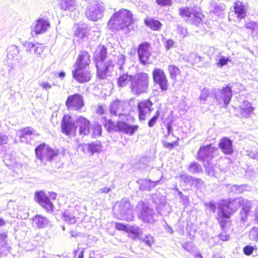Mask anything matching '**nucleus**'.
Masks as SVG:
<instances>
[{"mask_svg": "<svg viewBox=\"0 0 258 258\" xmlns=\"http://www.w3.org/2000/svg\"><path fill=\"white\" fill-rule=\"evenodd\" d=\"M241 206L242 207L240 212L241 217L244 221L251 207V202L250 201L242 198L230 199L227 201H224L220 204L218 213V220L223 229L226 224L229 223V219L230 215Z\"/></svg>", "mask_w": 258, "mask_h": 258, "instance_id": "obj_1", "label": "nucleus"}, {"mask_svg": "<svg viewBox=\"0 0 258 258\" xmlns=\"http://www.w3.org/2000/svg\"><path fill=\"white\" fill-rule=\"evenodd\" d=\"M107 49L104 46H99L94 53V59L97 69V75L100 79H106L111 76L114 69V63L109 58L107 61L105 59L107 56Z\"/></svg>", "mask_w": 258, "mask_h": 258, "instance_id": "obj_2", "label": "nucleus"}, {"mask_svg": "<svg viewBox=\"0 0 258 258\" xmlns=\"http://www.w3.org/2000/svg\"><path fill=\"white\" fill-rule=\"evenodd\" d=\"M133 21L131 11L122 9L114 14L108 23L110 28L121 30L127 27Z\"/></svg>", "mask_w": 258, "mask_h": 258, "instance_id": "obj_3", "label": "nucleus"}, {"mask_svg": "<svg viewBox=\"0 0 258 258\" xmlns=\"http://www.w3.org/2000/svg\"><path fill=\"white\" fill-rule=\"evenodd\" d=\"M149 77L147 74L140 73L134 75L131 83V89L136 95H140L147 91Z\"/></svg>", "mask_w": 258, "mask_h": 258, "instance_id": "obj_4", "label": "nucleus"}, {"mask_svg": "<svg viewBox=\"0 0 258 258\" xmlns=\"http://www.w3.org/2000/svg\"><path fill=\"white\" fill-rule=\"evenodd\" d=\"M137 212L138 218L146 223L153 224L158 218V214L154 210L142 201L138 203Z\"/></svg>", "mask_w": 258, "mask_h": 258, "instance_id": "obj_5", "label": "nucleus"}, {"mask_svg": "<svg viewBox=\"0 0 258 258\" xmlns=\"http://www.w3.org/2000/svg\"><path fill=\"white\" fill-rule=\"evenodd\" d=\"M179 14L186 22L197 26L201 23L204 17L200 10L197 8H181Z\"/></svg>", "mask_w": 258, "mask_h": 258, "instance_id": "obj_6", "label": "nucleus"}, {"mask_svg": "<svg viewBox=\"0 0 258 258\" xmlns=\"http://www.w3.org/2000/svg\"><path fill=\"white\" fill-rule=\"evenodd\" d=\"M117 217L127 221H132L134 220L133 206L127 199H123L119 202Z\"/></svg>", "mask_w": 258, "mask_h": 258, "instance_id": "obj_7", "label": "nucleus"}, {"mask_svg": "<svg viewBox=\"0 0 258 258\" xmlns=\"http://www.w3.org/2000/svg\"><path fill=\"white\" fill-rule=\"evenodd\" d=\"M103 11L104 8L102 4L97 1H92L88 5L85 14L88 19L96 21L102 18Z\"/></svg>", "mask_w": 258, "mask_h": 258, "instance_id": "obj_8", "label": "nucleus"}, {"mask_svg": "<svg viewBox=\"0 0 258 258\" xmlns=\"http://www.w3.org/2000/svg\"><path fill=\"white\" fill-rule=\"evenodd\" d=\"M60 7L72 19L79 17L81 8L76 0H61Z\"/></svg>", "mask_w": 258, "mask_h": 258, "instance_id": "obj_9", "label": "nucleus"}, {"mask_svg": "<svg viewBox=\"0 0 258 258\" xmlns=\"http://www.w3.org/2000/svg\"><path fill=\"white\" fill-rule=\"evenodd\" d=\"M35 153L37 158L44 163L46 161H50L57 154V152L45 144L38 146L35 149Z\"/></svg>", "mask_w": 258, "mask_h": 258, "instance_id": "obj_10", "label": "nucleus"}, {"mask_svg": "<svg viewBox=\"0 0 258 258\" xmlns=\"http://www.w3.org/2000/svg\"><path fill=\"white\" fill-rule=\"evenodd\" d=\"M232 96L231 88L226 86L222 90L214 89V100H216L219 104L228 105Z\"/></svg>", "mask_w": 258, "mask_h": 258, "instance_id": "obj_11", "label": "nucleus"}, {"mask_svg": "<svg viewBox=\"0 0 258 258\" xmlns=\"http://www.w3.org/2000/svg\"><path fill=\"white\" fill-rule=\"evenodd\" d=\"M151 44L149 42H146L139 45L137 52L140 62L142 64L146 65L151 63Z\"/></svg>", "mask_w": 258, "mask_h": 258, "instance_id": "obj_12", "label": "nucleus"}, {"mask_svg": "<svg viewBox=\"0 0 258 258\" xmlns=\"http://www.w3.org/2000/svg\"><path fill=\"white\" fill-rule=\"evenodd\" d=\"M152 76L154 82L159 86L162 91H166L168 89V81L163 70L156 68L152 72Z\"/></svg>", "mask_w": 258, "mask_h": 258, "instance_id": "obj_13", "label": "nucleus"}, {"mask_svg": "<svg viewBox=\"0 0 258 258\" xmlns=\"http://www.w3.org/2000/svg\"><path fill=\"white\" fill-rule=\"evenodd\" d=\"M50 27V24L46 18H39L36 20L31 26V32L36 35L46 33Z\"/></svg>", "mask_w": 258, "mask_h": 258, "instance_id": "obj_14", "label": "nucleus"}, {"mask_svg": "<svg viewBox=\"0 0 258 258\" xmlns=\"http://www.w3.org/2000/svg\"><path fill=\"white\" fill-rule=\"evenodd\" d=\"M255 108L252 106L250 102L244 100L238 107L234 109L236 115L240 117L248 118L253 114Z\"/></svg>", "mask_w": 258, "mask_h": 258, "instance_id": "obj_15", "label": "nucleus"}, {"mask_svg": "<svg viewBox=\"0 0 258 258\" xmlns=\"http://www.w3.org/2000/svg\"><path fill=\"white\" fill-rule=\"evenodd\" d=\"M110 123L114 127L115 131L131 136L133 135L135 132L139 129L138 125H131L124 121H118L115 124L114 122L110 121Z\"/></svg>", "mask_w": 258, "mask_h": 258, "instance_id": "obj_16", "label": "nucleus"}, {"mask_svg": "<svg viewBox=\"0 0 258 258\" xmlns=\"http://www.w3.org/2000/svg\"><path fill=\"white\" fill-rule=\"evenodd\" d=\"M66 105L69 109L79 110L84 106L83 97L79 94L71 95L68 97Z\"/></svg>", "mask_w": 258, "mask_h": 258, "instance_id": "obj_17", "label": "nucleus"}, {"mask_svg": "<svg viewBox=\"0 0 258 258\" xmlns=\"http://www.w3.org/2000/svg\"><path fill=\"white\" fill-rule=\"evenodd\" d=\"M152 102L148 99L143 100L138 104V109L139 112V117L140 120L145 121L148 117L152 110Z\"/></svg>", "mask_w": 258, "mask_h": 258, "instance_id": "obj_18", "label": "nucleus"}, {"mask_svg": "<svg viewBox=\"0 0 258 258\" xmlns=\"http://www.w3.org/2000/svg\"><path fill=\"white\" fill-rule=\"evenodd\" d=\"M77 126L75 125L74 120L69 115L63 116L61 123L62 133L69 136L76 131Z\"/></svg>", "mask_w": 258, "mask_h": 258, "instance_id": "obj_19", "label": "nucleus"}, {"mask_svg": "<svg viewBox=\"0 0 258 258\" xmlns=\"http://www.w3.org/2000/svg\"><path fill=\"white\" fill-rule=\"evenodd\" d=\"M216 150L217 149L213 147L211 144L201 147L198 153V159L202 161L206 160L209 162L213 158Z\"/></svg>", "mask_w": 258, "mask_h": 258, "instance_id": "obj_20", "label": "nucleus"}, {"mask_svg": "<svg viewBox=\"0 0 258 258\" xmlns=\"http://www.w3.org/2000/svg\"><path fill=\"white\" fill-rule=\"evenodd\" d=\"M35 196L36 201L47 212L53 211V205L44 192L42 191L36 192Z\"/></svg>", "mask_w": 258, "mask_h": 258, "instance_id": "obj_21", "label": "nucleus"}, {"mask_svg": "<svg viewBox=\"0 0 258 258\" xmlns=\"http://www.w3.org/2000/svg\"><path fill=\"white\" fill-rule=\"evenodd\" d=\"M73 78L80 83L88 82L91 78V74L88 68L76 67L73 71Z\"/></svg>", "mask_w": 258, "mask_h": 258, "instance_id": "obj_22", "label": "nucleus"}, {"mask_svg": "<svg viewBox=\"0 0 258 258\" xmlns=\"http://www.w3.org/2000/svg\"><path fill=\"white\" fill-rule=\"evenodd\" d=\"M124 102L119 99L113 100L110 104V113L114 115L121 116L123 114L122 113L124 109Z\"/></svg>", "mask_w": 258, "mask_h": 258, "instance_id": "obj_23", "label": "nucleus"}, {"mask_svg": "<svg viewBox=\"0 0 258 258\" xmlns=\"http://www.w3.org/2000/svg\"><path fill=\"white\" fill-rule=\"evenodd\" d=\"M91 61L89 53L86 51H82L78 56L76 62V67L82 68H88Z\"/></svg>", "mask_w": 258, "mask_h": 258, "instance_id": "obj_24", "label": "nucleus"}, {"mask_svg": "<svg viewBox=\"0 0 258 258\" xmlns=\"http://www.w3.org/2000/svg\"><path fill=\"white\" fill-rule=\"evenodd\" d=\"M89 31L90 28L85 23H79L74 26V35L80 39L86 37Z\"/></svg>", "mask_w": 258, "mask_h": 258, "instance_id": "obj_25", "label": "nucleus"}, {"mask_svg": "<svg viewBox=\"0 0 258 258\" xmlns=\"http://www.w3.org/2000/svg\"><path fill=\"white\" fill-rule=\"evenodd\" d=\"M23 46L28 53H34L37 56H40L43 52L44 47L41 44L35 45L32 42L26 41L24 42Z\"/></svg>", "mask_w": 258, "mask_h": 258, "instance_id": "obj_26", "label": "nucleus"}, {"mask_svg": "<svg viewBox=\"0 0 258 258\" xmlns=\"http://www.w3.org/2000/svg\"><path fill=\"white\" fill-rule=\"evenodd\" d=\"M219 146L225 154L231 155L233 152L232 141L227 138H223L219 143Z\"/></svg>", "mask_w": 258, "mask_h": 258, "instance_id": "obj_27", "label": "nucleus"}, {"mask_svg": "<svg viewBox=\"0 0 258 258\" xmlns=\"http://www.w3.org/2000/svg\"><path fill=\"white\" fill-rule=\"evenodd\" d=\"M77 124L80 127V134L87 135L90 132V122L86 118L80 116L77 118Z\"/></svg>", "mask_w": 258, "mask_h": 258, "instance_id": "obj_28", "label": "nucleus"}, {"mask_svg": "<svg viewBox=\"0 0 258 258\" xmlns=\"http://www.w3.org/2000/svg\"><path fill=\"white\" fill-rule=\"evenodd\" d=\"M234 12L238 19H242L246 16V6L242 2L237 1L234 3Z\"/></svg>", "mask_w": 258, "mask_h": 258, "instance_id": "obj_29", "label": "nucleus"}, {"mask_svg": "<svg viewBox=\"0 0 258 258\" xmlns=\"http://www.w3.org/2000/svg\"><path fill=\"white\" fill-rule=\"evenodd\" d=\"M48 220L41 215H37L32 218V225L34 227L41 229L46 227L48 224Z\"/></svg>", "mask_w": 258, "mask_h": 258, "instance_id": "obj_30", "label": "nucleus"}, {"mask_svg": "<svg viewBox=\"0 0 258 258\" xmlns=\"http://www.w3.org/2000/svg\"><path fill=\"white\" fill-rule=\"evenodd\" d=\"M84 148L87 150V152L93 155L94 153H99L102 151V147L100 142H94L85 145Z\"/></svg>", "mask_w": 258, "mask_h": 258, "instance_id": "obj_31", "label": "nucleus"}, {"mask_svg": "<svg viewBox=\"0 0 258 258\" xmlns=\"http://www.w3.org/2000/svg\"><path fill=\"white\" fill-rule=\"evenodd\" d=\"M122 73L117 79V85L119 87H125L129 82L131 84L134 77V76L129 75L127 73Z\"/></svg>", "mask_w": 258, "mask_h": 258, "instance_id": "obj_32", "label": "nucleus"}, {"mask_svg": "<svg viewBox=\"0 0 258 258\" xmlns=\"http://www.w3.org/2000/svg\"><path fill=\"white\" fill-rule=\"evenodd\" d=\"M75 210H67L62 214V218L67 223L72 224L76 222L75 212Z\"/></svg>", "mask_w": 258, "mask_h": 258, "instance_id": "obj_33", "label": "nucleus"}, {"mask_svg": "<svg viewBox=\"0 0 258 258\" xmlns=\"http://www.w3.org/2000/svg\"><path fill=\"white\" fill-rule=\"evenodd\" d=\"M200 99L201 101L214 100V89L211 90L208 89L204 88L202 90L200 94Z\"/></svg>", "mask_w": 258, "mask_h": 258, "instance_id": "obj_34", "label": "nucleus"}, {"mask_svg": "<svg viewBox=\"0 0 258 258\" xmlns=\"http://www.w3.org/2000/svg\"><path fill=\"white\" fill-rule=\"evenodd\" d=\"M158 213L161 216L168 215L171 212V209L169 205L166 203H161L157 207Z\"/></svg>", "mask_w": 258, "mask_h": 258, "instance_id": "obj_35", "label": "nucleus"}, {"mask_svg": "<svg viewBox=\"0 0 258 258\" xmlns=\"http://www.w3.org/2000/svg\"><path fill=\"white\" fill-rule=\"evenodd\" d=\"M116 66L120 72H124L125 70V65L126 64V56L122 54H119L114 58Z\"/></svg>", "mask_w": 258, "mask_h": 258, "instance_id": "obj_36", "label": "nucleus"}, {"mask_svg": "<svg viewBox=\"0 0 258 258\" xmlns=\"http://www.w3.org/2000/svg\"><path fill=\"white\" fill-rule=\"evenodd\" d=\"M7 51V56L9 59H18V54L19 53L20 49L18 46L14 45H11L8 48Z\"/></svg>", "mask_w": 258, "mask_h": 258, "instance_id": "obj_37", "label": "nucleus"}, {"mask_svg": "<svg viewBox=\"0 0 258 258\" xmlns=\"http://www.w3.org/2000/svg\"><path fill=\"white\" fill-rule=\"evenodd\" d=\"M231 59L230 56H225L220 54L216 57V66L219 68H222L224 66H226L229 62H231Z\"/></svg>", "mask_w": 258, "mask_h": 258, "instance_id": "obj_38", "label": "nucleus"}, {"mask_svg": "<svg viewBox=\"0 0 258 258\" xmlns=\"http://www.w3.org/2000/svg\"><path fill=\"white\" fill-rule=\"evenodd\" d=\"M212 6L214 9L213 13L218 16L223 14L226 8L225 5L223 3L213 2L212 3Z\"/></svg>", "mask_w": 258, "mask_h": 258, "instance_id": "obj_39", "label": "nucleus"}, {"mask_svg": "<svg viewBox=\"0 0 258 258\" xmlns=\"http://www.w3.org/2000/svg\"><path fill=\"white\" fill-rule=\"evenodd\" d=\"M245 27L250 30V34L252 37L258 38V22H249L246 24Z\"/></svg>", "mask_w": 258, "mask_h": 258, "instance_id": "obj_40", "label": "nucleus"}, {"mask_svg": "<svg viewBox=\"0 0 258 258\" xmlns=\"http://www.w3.org/2000/svg\"><path fill=\"white\" fill-rule=\"evenodd\" d=\"M168 71L170 79L173 81L176 80L177 77L180 75L181 73L180 69L174 65H169Z\"/></svg>", "mask_w": 258, "mask_h": 258, "instance_id": "obj_41", "label": "nucleus"}, {"mask_svg": "<svg viewBox=\"0 0 258 258\" xmlns=\"http://www.w3.org/2000/svg\"><path fill=\"white\" fill-rule=\"evenodd\" d=\"M145 22L148 27L154 31L159 30L162 26L160 22L155 19H150L149 21L146 20Z\"/></svg>", "mask_w": 258, "mask_h": 258, "instance_id": "obj_42", "label": "nucleus"}, {"mask_svg": "<svg viewBox=\"0 0 258 258\" xmlns=\"http://www.w3.org/2000/svg\"><path fill=\"white\" fill-rule=\"evenodd\" d=\"M34 134V130L31 127H27L20 132L19 135L20 138V141L21 142H25V141L23 140L28 136H30Z\"/></svg>", "mask_w": 258, "mask_h": 258, "instance_id": "obj_43", "label": "nucleus"}, {"mask_svg": "<svg viewBox=\"0 0 258 258\" xmlns=\"http://www.w3.org/2000/svg\"><path fill=\"white\" fill-rule=\"evenodd\" d=\"M188 171L192 173H201L203 169L200 164L197 162H193L190 164Z\"/></svg>", "mask_w": 258, "mask_h": 258, "instance_id": "obj_44", "label": "nucleus"}, {"mask_svg": "<svg viewBox=\"0 0 258 258\" xmlns=\"http://www.w3.org/2000/svg\"><path fill=\"white\" fill-rule=\"evenodd\" d=\"M140 239L149 246H151L154 242L153 237L150 234L142 236Z\"/></svg>", "mask_w": 258, "mask_h": 258, "instance_id": "obj_45", "label": "nucleus"}, {"mask_svg": "<svg viewBox=\"0 0 258 258\" xmlns=\"http://www.w3.org/2000/svg\"><path fill=\"white\" fill-rule=\"evenodd\" d=\"M92 130L93 135L94 137L100 136L101 135L102 129L100 125L98 123H95L92 125Z\"/></svg>", "mask_w": 258, "mask_h": 258, "instance_id": "obj_46", "label": "nucleus"}, {"mask_svg": "<svg viewBox=\"0 0 258 258\" xmlns=\"http://www.w3.org/2000/svg\"><path fill=\"white\" fill-rule=\"evenodd\" d=\"M204 167L205 168L206 171L208 174V175L214 177H217V172L214 168L213 165H211L210 163H209L208 165L205 164Z\"/></svg>", "mask_w": 258, "mask_h": 258, "instance_id": "obj_47", "label": "nucleus"}, {"mask_svg": "<svg viewBox=\"0 0 258 258\" xmlns=\"http://www.w3.org/2000/svg\"><path fill=\"white\" fill-rule=\"evenodd\" d=\"M249 236L251 240L258 241V228H252L249 232Z\"/></svg>", "mask_w": 258, "mask_h": 258, "instance_id": "obj_48", "label": "nucleus"}, {"mask_svg": "<svg viewBox=\"0 0 258 258\" xmlns=\"http://www.w3.org/2000/svg\"><path fill=\"white\" fill-rule=\"evenodd\" d=\"M7 237V234L5 232H3L0 234V251L3 250L2 246H7L8 249V252L9 251L10 247L7 244V242L6 241V239Z\"/></svg>", "mask_w": 258, "mask_h": 258, "instance_id": "obj_49", "label": "nucleus"}, {"mask_svg": "<svg viewBox=\"0 0 258 258\" xmlns=\"http://www.w3.org/2000/svg\"><path fill=\"white\" fill-rule=\"evenodd\" d=\"M159 115L160 112L158 110L156 111V114L149 120L148 123L149 127H152L155 124Z\"/></svg>", "mask_w": 258, "mask_h": 258, "instance_id": "obj_50", "label": "nucleus"}, {"mask_svg": "<svg viewBox=\"0 0 258 258\" xmlns=\"http://www.w3.org/2000/svg\"><path fill=\"white\" fill-rule=\"evenodd\" d=\"M230 225V222L227 224H226L224 228L223 229L222 228V230H223V232H221V233H220L219 235V238L222 240V241H227L229 239V238H230V236L228 234H227L225 231V229H226V228L227 227V226H229ZM221 228H222L221 227Z\"/></svg>", "mask_w": 258, "mask_h": 258, "instance_id": "obj_51", "label": "nucleus"}, {"mask_svg": "<svg viewBox=\"0 0 258 258\" xmlns=\"http://www.w3.org/2000/svg\"><path fill=\"white\" fill-rule=\"evenodd\" d=\"M246 187L247 185L244 184L240 185H233L231 188L232 191L236 192V193L239 194L241 193L244 190H245Z\"/></svg>", "mask_w": 258, "mask_h": 258, "instance_id": "obj_52", "label": "nucleus"}, {"mask_svg": "<svg viewBox=\"0 0 258 258\" xmlns=\"http://www.w3.org/2000/svg\"><path fill=\"white\" fill-rule=\"evenodd\" d=\"M164 40H165L164 46L166 50H168L173 47L175 42L172 39H166L165 38H164Z\"/></svg>", "mask_w": 258, "mask_h": 258, "instance_id": "obj_53", "label": "nucleus"}, {"mask_svg": "<svg viewBox=\"0 0 258 258\" xmlns=\"http://www.w3.org/2000/svg\"><path fill=\"white\" fill-rule=\"evenodd\" d=\"M182 247L186 251L191 252L193 250V246L191 242H185L181 244Z\"/></svg>", "mask_w": 258, "mask_h": 258, "instance_id": "obj_54", "label": "nucleus"}, {"mask_svg": "<svg viewBox=\"0 0 258 258\" xmlns=\"http://www.w3.org/2000/svg\"><path fill=\"white\" fill-rule=\"evenodd\" d=\"M177 31L178 34L182 38H184L187 34L186 30L182 26L179 25L177 26Z\"/></svg>", "mask_w": 258, "mask_h": 258, "instance_id": "obj_55", "label": "nucleus"}, {"mask_svg": "<svg viewBox=\"0 0 258 258\" xmlns=\"http://www.w3.org/2000/svg\"><path fill=\"white\" fill-rule=\"evenodd\" d=\"M180 180L185 183H190L192 181V177L187 174H181L179 176Z\"/></svg>", "mask_w": 258, "mask_h": 258, "instance_id": "obj_56", "label": "nucleus"}, {"mask_svg": "<svg viewBox=\"0 0 258 258\" xmlns=\"http://www.w3.org/2000/svg\"><path fill=\"white\" fill-rule=\"evenodd\" d=\"M191 184L195 185L198 188L201 187L203 185V181L201 179L195 178L192 179Z\"/></svg>", "mask_w": 258, "mask_h": 258, "instance_id": "obj_57", "label": "nucleus"}, {"mask_svg": "<svg viewBox=\"0 0 258 258\" xmlns=\"http://www.w3.org/2000/svg\"><path fill=\"white\" fill-rule=\"evenodd\" d=\"M157 4L161 6H170L172 0H156Z\"/></svg>", "mask_w": 258, "mask_h": 258, "instance_id": "obj_58", "label": "nucleus"}, {"mask_svg": "<svg viewBox=\"0 0 258 258\" xmlns=\"http://www.w3.org/2000/svg\"><path fill=\"white\" fill-rule=\"evenodd\" d=\"M246 153L249 157L254 159H258V151L247 150Z\"/></svg>", "mask_w": 258, "mask_h": 258, "instance_id": "obj_59", "label": "nucleus"}, {"mask_svg": "<svg viewBox=\"0 0 258 258\" xmlns=\"http://www.w3.org/2000/svg\"><path fill=\"white\" fill-rule=\"evenodd\" d=\"M40 86L44 90H47L51 88L52 85L46 81H42L39 83Z\"/></svg>", "mask_w": 258, "mask_h": 258, "instance_id": "obj_60", "label": "nucleus"}, {"mask_svg": "<svg viewBox=\"0 0 258 258\" xmlns=\"http://www.w3.org/2000/svg\"><path fill=\"white\" fill-rule=\"evenodd\" d=\"M159 181H152L151 180L146 181V184L147 185V189L150 190L156 185L157 183Z\"/></svg>", "mask_w": 258, "mask_h": 258, "instance_id": "obj_61", "label": "nucleus"}, {"mask_svg": "<svg viewBox=\"0 0 258 258\" xmlns=\"http://www.w3.org/2000/svg\"><path fill=\"white\" fill-rule=\"evenodd\" d=\"M253 250L254 248L252 246L247 245L244 247L243 252L245 254L249 255L252 253Z\"/></svg>", "mask_w": 258, "mask_h": 258, "instance_id": "obj_62", "label": "nucleus"}, {"mask_svg": "<svg viewBox=\"0 0 258 258\" xmlns=\"http://www.w3.org/2000/svg\"><path fill=\"white\" fill-rule=\"evenodd\" d=\"M205 206L207 208H208L211 211L215 212L216 206L215 204L213 202H210L209 203H205Z\"/></svg>", "mask_w": 258, "mask_h": 258, "instance_id": "obj_63", "label": "nucleus"}, {"mask_svg": "<svg viewBox=\"0 0 258 258\" xmlns=\"http://www.w3.org/2000/svg\"><path fill=\"white\" fill-rule=\"evenodd\" d=\"M8 137L4 134L0 133V146L5 144L8 142Z\"/></svg>", "mask_w": 258, "mask_h": 258, "instance_id": "obj_64", "label": "nucleus"}]
</instances>
